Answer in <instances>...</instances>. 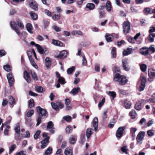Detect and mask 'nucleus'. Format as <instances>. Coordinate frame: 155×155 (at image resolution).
<instances>
[{
  "mask_svg": "<svg viewBox=\"0 0 155 155\" xmlns=\"http://www.w3.org/2000/svg\"><path fill=\"white\" fill-rule=\"evenodd\" d=\"M36 110L38 114L36 125L38 126L41 123L42 119H45L48 117V113L46 109L42 108L40 106L36 107Z\"/></svg>",
  "mask_w": 155,
  "mask_h": 155,
  "instance_id": "1",
  "label": "nucleus"
},
{
  "mask_svg": "<svg viewBox=\"0 0 155 155\" xmlns=\"http://www.w3.org/2000/svg\"><path fill=\"white\" fill-rule=\"evenodd\" d=\"M10 25L11 28L18 35L21 34L20 30L18 28L16 27L18 26L21 29H23L24 28V25L21 21L19 19H17L16 21H12L10 22Z\"/></svg>",
  "mask_w": 155,
  "mask_h": 155,
  "instance_id": "2",
  "label": "nucleus"
},
{
  "mask_svg": "<svg viewBox=\"0 0 155 155\" xmlns=\"http://www.w3.org/2000/svg\"><path fill=\"white\" fill-rule=\"evenodd\" d=\"M113 81L114 82H118L120 85H125L128 81L125 76L121 75L119 73L116 74L113 78Z\"/></svg>",
  "mask_w": 155,
  "mask_h": 155,
  "instance_id": "3",
  "label": "nucleus"
},
{
  "mask_svg": "<svg viewBox=\"0 0 155 155\" xmlns=\"http://www.w3.org/2000/svg\"><path fill=\"white\" fill-rule=\"evenodd\" d=\"M52 108L56 111H59L60 109H61L64 107V104L61 101H57L56 103L53 102L51 103Z\"/></svg>",
  "mask_w": 155,
  "mask_h": 155,
  "instance_id": "4",
  "label": "nucleus"
},
{
  "mask_svg": "<svg viewBox=\"0 0 155 155\" xmlns=\"http://www.w3.org/2000/svg\"><path fill=\"white\" fill-rule=\"evenodd\" d=\"M130 27V23L128 21H124L123 25L124 33L126 35L129 33Z\"/></svg>",
  "mask_w": 155,
  "mask_h": 155,
  "instance_id": "5",
  "label": "nucleus"
},
{
  "mask_svg": "<svg viewBox=\"0 0 155 155\" xmlns=\"http://www.w3.org/2000/svg\"><path fill=\"white\" fill-rule=\"evenodd\" d=\"M141 84L139 86L138 90L140 91H143L145 87V84L147 81V79L146 77L144 76H142L140 78Z\"/></svg>",
  "mask_w": 155,
  "mask_h": 155,
  "instance_id": "6",
  "label": "nucleus"
},
{
  "mask_svg": "<svg viewBox=\"0 0 155 155\" xmlns=\"http://www.w3.org/2000/svg\"><path fill=\"white\" fill-rule=\"evenodd\" d=\"M7 77L10 87L12 86L15 82L14 77L12 73L10 72L7 74Z\"/></svg>",
  "mask_w": 155,
  "mask_h": 155,
  "instance_id": "7",
  "label": "nucleus"
},
{
  "mask_svg": "<svg viewBox=\"0 0 155 155\" xmlns=\"http://www.w3.org/2000/svg\"><path fill=\"white\" fill-rule=\"evenodd\" d=\"M122 64L124 70L127 71H129L130 69V67L128 65L127 59L124 58L122 61Z\"/></svg>",
  "mask_w": 155,
  "mask_h": 155,
  "instance_id": "8",
  "label": "nucleus"
},
{
  "mask_svg": "<svg viewBox=\"0 0 155 155\" xmlns=\"http://www.w3.org/2000/svg\"><path fill=\"white\" fill-rule=\"evenodd\" d=\"M125 127H119L116 131V137L119 138H120L122 136Z\"/></svg>",
  "mask_w": 155,
  "mask_h": 155,
  "instance_id": "9",
  "label": "nucleus"
},
{
  "mask_svg": "<svg viewBox=\"0 0 155 155\" xmlns=\"http://www.w3.org/2000/svg\"><path fill=\"white\" fill-rule=\"evenodd\" d=\"M49 137H45L42 141H41L40 143L41 144V149L45 148L48 145L49 143Z\"/></svg>",
  "mask_w": 155,
  "mask_h": 155,
  "instance_id": "10",
  "label": "nucleus"
},
{
  "mask_svg": "<svg viewBox=\"0 0 155 155\" xmlns=\"http://www.w3.org/2000/svg\"><path fill=\"white\" fill-rule=\"evenodd\" d=\"M54 125L52 121H49L48 123L47 129L49 130L50 133L53 134L54 133Z\"/></svg>",
  "mask_w": 155,
  "mask_h": 155,
  "instance_id": "11",
  "label": "nucleus"
},
{
  "mask_svg": "<svg viewBox=\"0 0 155 155\" xmlns=\"http://www.w3.org/2000/svg\"><path fill=\"white\" fill-rule=\"evenodd\" d=\"M139 52L142 55L147 56L149 54V50L147 47H144L140 49Z\"/></svg>",
  "mask_w": 155,
  "mask_h": 155,
  "instance_id": "12",
  "label": "nucleus"
},
{
  "mask_svg": "<svg viewBox=\"0 0 155 155\" xmlns=\"http://www.w3.org/2000/svg\"><path fill=\"white\" fill-rule=\"evenodd\" d=\"M145 134V133L144 131H140L138 133L136 137L137 142L139 143L142 140Z\"/></svg>",
  "mask_w": 155,
  "mask_h": 155,
  "instance_id": "13",
  "label": "nucleus"
},
{
  "mask_svg": "<svg viewBox=\"0 0 155 155\" xmlns=\"http://www.w3.org/2000/svg\"><path fill=\"white\" fill-rule=\"evenodd\" d=\"M37 45V50L39 53L41 54H43L45 53L48 51L47 48H42L39 45Z\"/></svg>",
  "mask_w": 155,
  "mask_h": 155,
  "instance_id": "14",
  "label": "nucleus"
},
{
  "mask_svg": "<svg viewBox=\"0 0 155 155\" xmlns=\"http://www.w3.org/2000/svg\"><path fill=\"white\" fill-rule=\"evenodd\" d=\"M93 126L94 128V130L95 132L97 131V128L98 126V120L97 117L94 118L93 121L92 122Z\"/></svg>",
  "mask_w": 155,
  "mask_h": 155,
  "instance_id": "15",
  "label": "nucleus"
},
{
  "mask_svg": "<svg viewBox=\"0 0 155 155\" xmlns=\"http://www.w3.org/2000/svg\"><path fill=\"white\" fill-rule=\"evenodd\" d=\"M67 55V52L65 50H63L60 52V54L57 56L56 58L64 59L66 57Z\"/></svg>",
  "mask_w": 155,
  "mask_h": 155,
  "instance_id": "16",
  "label": "nucleus"
},
{
  "mask_svg": "<svg viewBox=\"0 0 155 155\" xmlns=\"http://www.w3.org/2000/svg\"><path fill=\"white\" fill-rule=\"evenodd\" d=\"M24 77L28 83H31V80L30 74L26 71H25L24 72Z\"/></svg>",
  "mask_w": 155,
  "mask_h": 155,
  "instance_id": "17",
  "label": "nucleus"
},
{
  "mask_svg": "<svg viewBox=\"0 0 155 155\" xmlns=\"http://www.w3.org/2000/svg\"><path fill=\"white\" fill-rule=\"evenodd\" d=\"M93 129L89 128H87L86 131V135L87 139L89 138L91 135L93 134Z\"/></svg>",
  "mask_w": 155,
  "mask_h": 155,
  "instance_id": "18",
  "label": "nucleus"
},
{
  "mask_svg": "<svg viewBox=\"0 0 155 155\" xmlns=\"http://www.w3.org/2000/svg\"><path fill=\"white\" fill-rule=\"evenodd\" d=\"M30 7L35 11L38 10V4L35 2H31L29 4Z\"/></svg>",
  "mask_w": 155,
  "mask_h": 155,
  "instance_id": "19",
  "label": "nucleus"
},
{
  "mask_svg": "<svg viewBox=\"0 0 155 155\" xmlns=\"http://www.w3.org/2000/svg\"><path fill=\"white\" fill-rule=\"evenodd\" d=\"M8 101L9 104L12 106V107H13L14 105L16 104L15 99L11 95L9 97Z\"/></svg>",
  "mask_w": 155,
  "mask_h": 155,
  "instance_id": "20",
  "label": "nucleus"
},
{
  "mask_svg": "<svg viewBox=\"0 0 155 155\" xmlns=\"http://www.w3.org/2000/svg\"><path fill=\"white\" fill-rule=\"evenodd\" d=\"M52 43L54 45L62 47L63 45V43L62 42L54 39L52 40Z\"/></svg>",
  "mask_w": 155,
  "mask_h": 155,
  "instance_id": "21",
  "label": "nucleus"
},
{
  "mask_svg": "<svg viewBox=\"0 0 155 155\" xmlns=\"http://www.w3.org/2000/svg\"><path fill=\"white\" fill-rule=\"evenodd\" d=\"M133 51L132 48H128L125 50L123 51V54L124 56H126L131 54Z\"/></svg>",
  "mask_w": 155,
  "mask_h": 155,
  "instance_id": "22",
  "label": "nucleus"
},
{
  "mask_svg": "<svg viewBox=\"0 0 155 155\" xmlns=\"http://www.w3.org/2000/svg\"><path fill=\"white\" fill-rule=\"evenodd\" d=\"M64 153L65 155H72L73 149L72 148L67 147L65 149Z\"/></svg>",
  "mask_w": 155,
  "mask_h": 155,
  "instance_id": "23",
  "label": "nucleus"
},
{
  "mask_svg": "<svg viewBox=\"0 0 155 155\" xmlns=\"http://www.w3.org/2000/svg\"><path fill=\"white\" fill-rule=\"evenodd\" d=\"M152 9L148 7L145 8L143 10V12L144 15H147L149 14H152Z\"/></svg>",
  "mask_w": 155,
  "mask_h": 155,
  "instance_id": "24",
  "label": "nucleus"
},
{
  "mask_svg": "<svg viewBox=\"0 0 155 155\" xmlns=\"http://www.w3.org/2000/svg\"><path fill=\"white\" fill-rule=\"evenodd\" d=\"M124 104L125 108L127 109H129L130 108L131 105V103L130 101L127 100H126L124 102Z\"/></svg>",
  "mask_w": 155,
  "mask_h": 155,
  "instance_id": "25",
  "label": "nucleus"
},
{
  "mask_svg": "<svg viewBox=\"0 0 155 155\" xmlns=\"http://www.w3.org/2000/svg\"><path fill=\"white\" fill-rule=\"evenodd\" d=\"M137 114L136 111L134 110H132L129 113V115L131 117V119H135L137 116Z\"/></svg>",
  "mask_w": 155,
  "mask_h": 155,
  "instance_id": "26",
  "label": "nucleus"
},
{
  "mask_svg": "<svg viewBox=\"0 0 155 155\" xmlns=\"http://www.w3.org/2000/svg\"><path fill=\"white\" fill-rule=\"evenodd\" d=\"M106 7L107 8V10L108 12H110L111 10L112 6L111 2L109 1H107L106 3Z\"/></svg>",
  "mask_w": 155,
  "mask_h": 155,
  "instance_id": "27",
  "label": "nucleus"
},
{
  "mask_svg": "<svg viewBox=\"0 0 155 155\" xmlns=\"http://www.w3.org/2000/svg\"><path fill=\"white\" fill-rule=\"evenodd\" d=\"M95 7V5L92 3H88L87 4L86 6V8H88L90 10H93Z\"/></svg>",
  "mask_w": 155,
  "mask_h": 155,
  "instance_id": "28",
  "label": "nucleus"
},
{
  "mask_svg": "<svg viewBox=\"0 0 155 155\" xmlns=\"http://www.w3.org/2000/svg\"><path fill=\"white\" fill-rule=\"evenodd\" d=\"M80 90V88L79 87H77V88H74L71 91V93L73 95H75L78 94Z\"/></svg>",
  "mask_w": 155,
  "mask_h": 155,
  "instance_id": "29",
  "label": "nucleus"
},
{
  "mask_svg": "<svg viewBox=\"0 0 155 155\" xmlns=\"http://www.w3.org/2000/svg\"><path fill=\"white\" fill-rule=\"evenodd\" d=\"M135 108L137 110H139L141 109V103L140 101L137 102L135 105Z\"/></svg>",
  "mask_w": 155,
  "mask_h": 155,
  "instance_id": "30",
  "label": "nucleus"
},
{
  "mask_svg": "<svg viewBox=\"0 0 155 155\" xmlns=\"http://www.w3.org/2000/svg\"><path fill=\"white\" fill-rule=\"evenodd\" d=\"M105 37L107 42H111L114 39L113 36L110 35H106Z\"/></svg>",
  "mask_w": 155,
  "mask_h": 155,
  "instance_id": "31",
  "label": "nucleus"
},
{
  "mask_svg": "<svg viewBox=\"0 0 155 155\" xmlns=\"http://www.w3.org/2000/svg\"><path fill=\"white\" fill-rule=\"evenodd\" d=\"M77 140V138L74 135H72L69 139L70 143L71 144H74Z\"/></svg>",
  "mask_w": 155,
  "mask_h": 155,
  "instance_id": "32",
  "label": "nucleus"
},
{
  "mask_svg": "<svg viewBox=\"0 0 155 155\" xmlns=\"http://www.w3.org/2000/svg\"><path fill=\"white\" fill-rule=\"evenodd\" d=\"M113 70L114 73H116V74L121 73L120 67L117 66H114L113 67Z\"/></svg>",
  "mask_w": 155,
  "mask_h": 155,
  "instance_id": "33",
  "label": "nucleus"
},
{
  "mask_svg": "<svg viewBox=\"0 0 155 155\" xmlns=\"http://www.w3.org/2000/svg\"><path fill=\"white\" fill-rule=\"evenodd\" d=\"M32 25L30 23H28L26 25V28L27 31L30 33L32 34L33 32L32 31Z\"/></svg>",
  "mask_w": 155,
  "mask_h": 155,
  "instance_id": "34",
  "label": "nucleus"
},
{
  "mask_svg": "<svg viewBox=\"0 0 155 155\" xmlns=\"http://www.w3.org/2000/svg\"><path fill=\"white\" fill-rule=\"evenodd\" d=\"M137 130V128L135 127H132L130 129V133L133 138H134L135 137V132Z\"/></svg>",
  "mask_w": 155,
  "mask_h": 155,
  "instance_id": "35",
  "label": "nucleus"
},
{
  "mask_svg": "<svg viewBox=\"0 0 155 155\" xmlns=\"http://www.w3.org/2000/svg\"><path fill=\"white\" fill-rule=\"evenodd\" d=\"M31 18L33 20H36L38 18V15L33 12H31L29 13Z\"/></svg>",
  "mask_w": 155,
  "mask_h": 155,
  "instance_id": "36",
  "label": "nucleus"
},
{
  "mask_svg": "<svg viewBox=\"0 0 155 155\" xmlns=\"http://www.w3.org/2000/svg\"><path fill=\"white\" fill-rule=\"evenodd\" d=\"M155 37V33L150 34L148 37V39L150 42L154 41V38Z\"/></svg>",
  "mask_w": 155,
  "mask_h": 155,
  "instance_id": "37",
  "label": "nucleus"
},
{
  "mask_svg": "<svg viewBox=\"0 0 155 155\" xmlns=\"http://www.w3.org/2000/svg\"><path fill=\"white\" fill-rule=\"evenodd\" d=\"M31 74L33 79L35 81H38V76L36 73L34 71H31Z\"/></svg>",
  "mask_w": 155,
  "mask_h": 155,
  "instance_id": "38",
  "label": "nucleus"
},
{
  "mask_svg": "<svg viewBox=\"0 0 155 155\" xmlns=\"http://www.w3.org/2000/svg\"><path fill=\"white\" fill-rule=\"evenodd\" d=\"M52 150L53 149L51 147H48L45 152V155H50L52 153Z\"/></svg>",
  "mask_w": 155,
  "mask_h": 155,
  "instance_id": "39",
  "label": "nucleus"
},
{
  "mask_svg": "<svg viewBox=\"0 0 155 155\" xmlns=\"http://www.w3.org/2000/svg\"><path fill=\"white\" fill-rule=\"evenodd\" d=\"M58 82L61 84H64L66 83L65 79L62 77L58 79Z\"/></svg>",
  "mask_w": 155,
  "mask_h": 155,
  "instance_id": "40",
  "label": "nucleus"
},
{
  "mask_svg": "<svg viewBox=\"0 0 155 155\" xmlns=\"http://www.w3.org/2000/svg\"><path fill=\"white\" fill-rule=\"evenodd\" d=\"M15 130V132L18 135H20V126L18 123L16 125Z\"/></svg>",
  "mask_w": 155,
  "mask_h": 155,
  "instance_id": "41",
  "label": "nucleus"
},
{
  "mask_svg": "<svg viewBox=\"0 0 155 155\" xmlns=\"http://www.w3.org/2000/svg\"><path fill=\"white\" fill-rule=\"evenodd\" d=\"M35 102L33 99L31 98L29 101L28 106L29 108H31L34 106Z\"/></svg>",
  "mask_w": 155,
  "mask_h": 155,
  "instance_id": "42",
  "label": "nucleus"
},
{
  "mask_svg": "<svg viewBox=\"0 0 155 155\" xmlns=\"http://www.w3.org/2000/svg\"><path fill=\"white\" fill-rule=\"evenodd\" d=\"M99 17L100 18H104L106 16V13L104 11H99Z\"/></svg>",
  "mask_w": 155,
  "mask_h": 155,
  "instance_id": "43",
  "label": "nucleus"
},
{
  "mask_svg": "<svg viewBox=\"0 0 155 155\" xmlns=\"http://www.w3.org/2000/svg\"><path fill=\"white\" fill-rule=\"evenodd\" d=\"M111 54L113 58H116V48L115 47H113L112 49Z\"/></svg>",
  "mask_w": 155,
  "mask_h": 155,
  "instance_id": "44",
  "label": "nucleus"
},
{
  "mask_svg": "<svg viewBox=\"0 0 155 155\" xmlns=\"http://www.w3.org/2000/svg\"><path fill=\"white\" fill-rule=\"evenodd\" d=\"M66 134H69L72 131V127L70 126H68L65 129Z\"/></svg>",
  "mask_w": 155,
  "mask_h": 155,
  "instance_id": "45",
  "label": "nucleus"
},
{
  "mask_svg": "<svg viewBox=\"0 0 155 155\" xmlns=\"http://www.w3.org/2000/svg\"><path fill=\"white\" fill-rule=\"evenodd\" d=\"M148 74L150 77H155V70H152L150 71H148Z\"/></svg>",
  "mask_w": 155,
  "mask_h": 155,
  "instance_id": "46",
  "label": "nucleus"
},
{
  "mask_svg": "<svg viewBox=\"0 0 155 155\" xmlns=\"http://www.w3.org/2000/svg\"><path fill=\"white\" fill-rule=\"evenodd\" d=\"M140 69L141 71L143 72H144L146 71L147 66L145 64H142L140 66Z\"/></svg>",
  "mask_w": 155,
  "mask_h": 155,
  "instance_id": "47",
  "label": "nucleus"
},
{
  "mask_svg": "<svg viewBox=\"0 0 155 155\" xmlns=\"http://www.w3.org/2000/svg\"><path fill=\"white\" fill-rule=\"evenodd\" d=\"M3 68L4 70L8 72H9L11 70V67L9 64H6L4 65Z\"/></svg>",
  "mask_w": 155,
  "mask_h": 155,
  "instance_id": "48",
  "label": "nucleus"
},
{
  "mask_svg": "<svg viewBox=\"0 0 155 155\" xmlns=\"http://www.w3.org/2000/svg\"><path fill=\"white\" fill-rule=\"evenodd\" d=\"M74 70L75 67L74 66H72L71 68H68L67 70L68 74H71Z\"/></svg>",
  "mask_w": 155,
  "mask_h": 155,
  "instance_id": "49",
  "label": "nucleus"
},
{
  "mask_svg": "<svg viewBox=\"0 0 155 155\" xmlns=\"http://www.w3.org/2000/svg\"><path fill=\"white\" fill-rule=\"evenodd\" d=\"M105 102V99L104 97L103 98L102 101L100 102L98 104V106L99 109H100L101 108L102 106L104 104Z\"/></svg>",
  "mask_w": 155,
  "mask_h": 155,
  "instance_id": "50",
  "label": "nucleus"
},
{
  "mask_svg": "<svg viewBox=\"0 0 155 155\" xmlns=\"http://www.w3.org/2000/svg\"><path fill=\"white\" fill-rule=\"evenodd\" d=\"M16 147V145L15 144L11 145L9 149V154L11 153L14 150Z\"/></svg>",
  "mask_w": 155,
  "mask_h": 155,
  "instance_id": "51",
  "label": "nucleus"
},
{
  "mask_svg": "<svg viewBox=\"0 0 155 155\" xmlns=\"http://www.w3.org/2000/svg\"><path fill=\"white\" fill-rule=\"evenodd\" d=\"M109 94L112 97L113 100L114 99V98L116 96V93L114 91H109Z\"/></svg>",
  "mask_w": 155,
  "mask_h": 155,
  "instance_id": "52",
  "label": "nucleus"
},
{
  "mask_svg": "<svg viewBox=\"0 0 155 155\" xmlns=\"http://www.w3.org/2000/svg\"><path fill=\"white\" fill-rule=\"evenodd\" d=\"M52 18L54 20H58L60 18V15L59 13V14H54L52 16Z\"/></svg>",
  "mask_w": 155,
  "mask_h": 155,
  "instance_id": "53",
  "label": "nucleus"
},
{
  "mask_svg": "<svg viewBox=\"0 0 155 155\" xmlns=\"http://www.w3.org/2000/svg\"><path fill=\"white\" fill-rule=\"evenodd\" d=\"M42 3L47 6H49L50 4V0H41Z\"/></svg>",
  "mask_w": 155,
  "mask_h": 155,
  "instance_id": "54",
  "label": "nucleus"
},
{
  "mask_svg": "<svg viewBox=\"0 0 155 155\" xmlns=\"http://www.w3.org/2000/svg\"><path fill=\"white\" fill-rule=\"evenodd\" d=\"M34 114V110H33L28 111L27 113L26 116L28 117H30L31 116Z\"/></svg>",
  "mask_w": 155,
  "mask_h": 155,
  "instance_id": "55",
  "label": "nucleus"
},
{
  "mask_svg": "<svg viewBox=\"0 0 155 155\" xmlns=\"http://www.w3.org/2000/svg\"><path fill=\"white\" fill-rule=\"evenodd\" d=\"M41 132L40 130H38L36 131L34 135V138L35 139H36L38 138V136L40 134Z\"/></svg>",
  "mask_w": 155,
  "mask_h": 155,
  "instance_id": "56",
  "label": "nucleus"
},
{
  "mask_svg": "<svg viewBox=\"0 0 155 155\" xmlns=\"http://www.w3.org/2000/svg\"><path fill=\"white\" fill-rule=\"evenodd\" d=\"M154 130H149L147 131V134L149 137H152L154 135Z\"/></svg>",
  "mask_w": 155,
  "mask_h": 155,
  "instance_id": "57",
  "label": "nucleus"
},
{
  "mask_svg": "<svg viewBox=\"0 0 155 155\" xmlns=\"http://www.w3.org/2000/svg\"><path fill=\"white\" fill-rule=\"evenodd\" d=\"M63 118L66 121L69 122L71 120V117L69 116H67L63 117Z\"/></svg>",
  "mask_w": 155,
  "mask_h": 155,
  "instance_id": "58",
  "label": "nucleus"
},
{
  "mask_svg": "<svg viewBox=\"0 0 155 155\" xmlns=\"http://www.w3.org/2000/svg\"><path fill=\"white\" fill-rule=\"evenodd\" d=\"M36 90L38 93H42L43 91V89L42 87L39 86L36 87Z\"/></svg>",
  "mask_w": 155,
  "mask_h": 155,
  "instance_id": "59",
  "label": "nucleus"
},
{
  "mask_svg": "<svg viewBox=\"0 0 155 155\" xmlns=\"http://www.w3.org/2000/svg\"><path fill=\"white\" fill-rule=\"evenodd\" d=\"M6 53L4 50H0V57L5 56Z\"/></svg>",
  "mask_w": 155,
  "mask_h": 155,
  "instance_id": "60",
  "label": "nucleus"
},
{
  "mask_svg": "<svg viewBox=\"0 0 155 155\" xmlns=\"http://www.w3.org/2000/svg\"><path fill=\"white\" fill-rule=\"evenodd\" d=\"M118 90L119 93L121 94L125 95L126 94V91H125L124 90L119 89Z\"/></svg>",
  "mask_w": 155,
  "mask_h": 155,
  "instance_id": "61",
  "label": "nucleus"
},
{
  "mask_svg": "<svg viewBox=\"0 0 155 155\" xmlns=\"http://www.w3.org/2000/svg\"><path fill=\"white\" fill-rule=\"evenodd\" d=\"M135 39H134V38H133L131 37H130L128 38V41L131 43H134L135 41Z\"/></svg>",
  "mask_w": 155,
  "mask_h": 155,
  "instance_id": "62",
  "label": "nucleus"
},
{
  "mask_svg": "<svg viewBox=\"0 0 155 155\" xmlns=\"http://www.w3.org/2000/svg\"><path fill=\"white\" fill-rule=\"evenodd\" d=\"M150 102L155 103V96L152 95L149 99Z\"/></svg>",
  "mask_w": 155,
  "mask_h": 155,
  "instance_id": "63",
  "label": "nucleus"
},
{
  "mask_svg": "<svg viewBox=\"0 0 155 155\" xmlns=\"http://www.w3.org/2000/svg\"><path fill=\"white\" fill-rule=\"evenodd\" d=\"M155 32V27H151L149 30V33L151 34L153 32Z\"/></svg>",
  "mask_w": 155,
  "mask_h": 155,
  "instance_id": "64",
  "label": "nucleus"
}]
</instances>
